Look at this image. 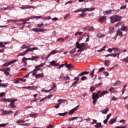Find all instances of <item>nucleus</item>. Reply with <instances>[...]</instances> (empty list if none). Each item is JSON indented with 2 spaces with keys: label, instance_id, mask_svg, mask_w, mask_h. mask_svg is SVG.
Here are the masks:
<instances>
[{
  "label": "nucleus",
  "instance_id": "nucleus-8",
  "mask_svg": "<svg viewBox=\"0 0 128 128\" xmlns=\"http://www.w3.org/2000/svg\"><path fill=\"white\" fill-rule=\"evenodd\" d=\"M50 64L53 66H60V64H58V63H56V60H52L50 62Z\"/></svg>",
  "mask_w": 128,
  "mask_h": 128
},
{
  "label": "nucleus",
  "instance_id": "nucleus-63",
  "mask_svg": "<svg viewBox=\"0 0 128 128\" xmlns=\"http://www.w3.org/2000/svg\"><path fill=\"white\" fill-rule=\"evenodd\" d=\"M18 80H18V78H16L14 80V84H18Z\"/></svg>",
  "mask_w": 128,
  "mask_h": 128
},
{
  "label": "nucleus",
  "instance_id": "nucleus-32",
  "mask_svg": "<svg viewBox=\"0 0 128 128\" xmlns=\"http://www.w3.org/2000/svg\"><path fill=\"white\" fill-rule=\"evenodd\" d=\"M66 68L70 70H72V68H74V66L72 65V64H68V65H67Z\"/></svg>",
  "mask_w": 128,
  "mask_h": 128
},
{
  "label": "nucleus",
  "instance_id": "nucleus-3",
  "mask_svg": "<svg viewBox=\"0 0 128 128\" xmlns=\"http://www.w3.org/2000/svg\"><path fill=\"white\" fill-rule=\"evenodd\" d=\"M116 34L115 36L114 37V40H116V38H118V36H121L122 37L124 36V34H122V30L120 29V30H118L116 32Z\"/></svg>",
  "mask_w": 128,
  "mask_h": 128
},
{
  "label": "nucleus",
  "instance_id": "nucleus-64",
  "mask_svg": "<svg viewBox=\"0 0 128 128\" xmlns=\"http://www.w3.org/2000/svg\"><path fill=\"white\" fill-rule=\"evenodd\" d=\"M46 128H54V126L50 124L48 126H46Z\"/></svg>",
  "mask_w": 128,
  "mask_h": 128
},
{
  "label": "nucleus",
  "instance_id": "nucleus-21",
  "mask_svg": "<svg viewBox=\"0 0 128 128\" xmlns=\"http://www.w3.org/2000/svg\"><path fill=\"white\" fill-rule=\"evenodd\" d=\"M114 32V28L111 26L109 28L108 34H112Z\"/></svg>",
  "mask_w": 128,
  "mask_h": 128
},
{
  "label": "nucleus",
  "instance_id": "nucleus-25",
  "mask_svg": "<svg viewBox=\"0 0 128 128\" xmlns=\"http://www.w3.org/2000/svg\"><path fill=\"white\" fill-rule=\"evenodd\" d=\"M44 78V74L42 73L37 74L36 78Z\"/></svg>",
  "mask_w": 128,
  "mask_h": 128
},
{
  "label": "nucleus",
  "instance_id": "nucleus-37",
  "mask_svg": "<svg viewBox=\"0 0 128 128\" xmlns=\"http://www.w3.org/2000/svg\"><path fill=\"white\" fill-rule=\"evenodd\" d=\"M40 29L38 28H34L32 29L33 32H40Z\"/></svg>",
  "mask_w": 128,
  "mask_h": 128
},
{
  "label": "nucleus",
  "instance_id": "nucleus-13",
  "mask_svg": "<svg viewBox=\"0 0 128 128\" xmlns=\"http://www.w3.org/2000/svg\"><path fill=\"white\" fill-rule=\"evenodd\" d=\"M108 90L103 91V92H101L100 93V94H99L100 98H102V97L104 96V94H108Z\"/></svg>",
  "mask_w": 128,
  "mask_h": 128
},
{
  "label": "nucleus",
  "instance_id": "nucleus-56",
  "mask_svg": "<svg viewBox=\"0 0 128 128\" xmlns=\"http://www.w3.org/2000/svg\"><path fill=\"white\" fill-rule=\"evenodd\" d=\"M88 80V78L86 76H83L81 78V80Z\"/></svg>",
  "mask_w": 128,
  "mask_h": 128
},
{
  "label": "nucleus",
  "instance_id": "nucleus-29",
  "mask_svg": "<svg viewBox=\"0 0 128 128\" xmlns=\"http://www.w3.org/2000/svg\"><path fill=\"white\" fill-rule=\"evenodd\" d=\"M96 36L98 37V38H104V34L99 33L96 34Z\"/></svg>",
  "mask_w": 128,
  "mask_h": 128
},
{
  "label": "nucleus",
  "instance_id": "nucleus-34",
  "mask_svg": "<svg viewBox=\"0 0 128 128\" xmlns=\"http://www.w3.org/2000/svg\"><path fill=\"white\" fill-rule=\"evenodd\" d=\"M7 22H18V20L10 19L7 20Z\"/></svg>",
  "mask_w": 128,
  "mask_h": 128
},
{
  "label": "nucleus",
  "instance_id": "nucleus-18",
  "mask_svg": "<svg viewBox=\"0 0 128 128\" xmlns=\"http://www.w3.org/2000/svg\"><path fill=\"white\" fill-rule=\"evenodd\" d=\"M106 20V16H103L99 18L98 22H104Z\"/></svg>",
  "mask_w": 128,
  "mask_h": 128
},
{
  "label": "nucleus",
  "instance_id": "nucleus-14",
  "mask_svg": "<svg viewBox=\"0 0 128 128\" xmlns=\"http://www.w3.org/2000/svg\"><path fill=\"white\" fill-rule=\"evenodd\" d=\"M50 90H53L54 92H56V83H53L52 87Z\"/></svg>",
  "mask_w": 128,
  "mask_h": 128
},
{
  "label": "nucleus",
  "instance_id": "nucleus-35",
  "mask_svg": "<svg viewBox=\"0 0 128 128\" xmlns=\"http://www.w3.org/2000/svg\"><path fill=\"white\" fill-rule=\"evenodd\" d=\"M60 52V51L56 50H54L50 52L51 54H58Z\"/></svg>",
  "mask_w": 128,
  "mask_h": 128
},
{
  "label": "nucleus",
  "instance_id": "nucleus-36",
  "mask_svg": "<svg viewBox=\"0 0 128 128\" xmlns=\"http://www.w3.org/2000/svg\"><path fill=\"white\" fill-rule=\"evenodd\" d=\"M63 80H70V78L68 76H63Z\"/></svg>",
  "mask_w": 128,
  "mask_h": 128
},
{
  "label": "nucleus",
  "instance_id": "nucleus-47",
  "mask_svg": "<svg viewBox=\"0 0 128 128\" xmlns=\"http://www.w3.org/2000/svg\"><path fill=\"white\" fill-rule=\"evenodd\" d=\"M80 18H86V14H84V13H82L80 14Z\"/></svg>",
  "mask_w": 128,
  "mask_h": 128
},
{
  "label": "nucleus",
  "instance_id": "nucleus-19",
  "mask_svg": "<svg viewBox=\"0 0 128 128\" xmlns=\"http://www.w3.org/2000/svg\"><path fill=\"white\" fill-rule=\"evenodd\" d=\"M86 12H90V8H81V12L83 14Z\"/></svg>",
  "mask_w": 128,
  "mask_h": 128
},
{
  "label": "nucleus",
  "instance_id": "nucleus-41",
  "mask_svg": "<svg viewBox=\"0 0 128 128\" xmlns=\"http://www.w3.org/2000/svg\"><path fill=\"white\" fill-rule=\"evenodd\" d=\"M8 84H3L2 83H0V86H2V88H6L8 87Z\"/></svg>",
  "mask_w": 128,
  "mask_h": 128
},
{
  "label": "nucleus",
  "instance_id": "nucleus-48",
  "mask_svg": "<svg viewBox=\"0 0 128 128\" xmlns=\"http://www.w3.org/2000/svg\"><path fill=\"white\" fill-rule=\"evenodd\" d=\"M78 81H75L72 84V86H71V88H72V86H76L78 84Z\"/></svg>",
  "mask_w": 128,
  "mask_h": 128
},
{
  "label": "nucleus",
  "instance_id": "nucleus-49",
  "mask_svg": "<svg viewBox=\"0 0 128 128\" xmlns=\"http://www.w3.org/2000/svg\"><path fill=\"white\" fill-rule=\"evenodd\" d=\"M9 106L12 108H16V106H14V104H10Z\"/></svg>",
  "mask_w": 128,
  "mask_h": 128
},
{
  "label": "nucleus",
  "instance_id": "nucleus-40",
  "mask_svg": "<svg viewBox=\"0 0 128 128\" xmlns=\"http://www.w3.org/2000/svg\"><path fill=\"white\" fill-rule=\"evenodd\" d=\"M76 48H74L72 49V50L70 52V54H74V52H76Z\"/></svg>",
  "mask_w": 128,
  "mask_h": 128
},
{
  "label": "nucleus",
  "instance_id": "nucleus-15",
  "mask_svg": "<svg viewBox=\"0 0 128 128\" xmlns=\"http://www.w3.org/2000/svg\"><path fill=\"white\" fill-rule=\"evenodd\" d=\"M27 60H29L28 58H23L22 62L25 64V66H26V64H28V62H26Z\"/></svg>",
  "mask_w": 128,
  "mask_h": 128
},
{
  "label": "nucleus",
  "instance_id": "nucleus-61",
  "mask_svg": "<svg viewBox=\"0 0 128 128\" xmlns=\"http://www.w3.org/2000/svg\"><path fill=\"white\" fill-rule=\"evenodd\" d=\"M113 50H114V52H118V48H112Z\"/></svg>",
  "mask_w": 128,
  "mask_h": 128
},
{
  "label": "nucleus",
  "instance_id": "nucleus-52",
  "mask_svg": "<svg viewBox=\"0 0 128 128\" xmlns=\"http://www.w3.org/2000/svg\"><path fill=\"white\" fill-rule=\"evenodd\" d=\"M120 30H122V32H124V30H126V26H122V27L121 29H120Z\"/></svg>",
  "mask_w": 128,
  "mask_h": 128
},
{
  "label": "nucleus",
  "instance_id": "nucleus-20",
  "mask_svg": "<svg viewBox=\"0 0 128 128\" xmlns=\"http://www.w3.org/2000/svg\"><path fill=\"white\" fill-rule=\"evenodd\" d=\"M87 30H90V32H94V28L92 26H87Z\"/></svg>",
  "mask_w": 128,
  "mask_h": 128
},
{
  "label": "nucleus",
  "instance_id": "nucleus-59",
  "mask_svg": "<svg viewBox=\"0 0 128 128\" xmlns=\"http://www.w3.org/2000/svg\"><path fill=\"white\" fill-rule=\"evenodd\" d=\"M36 26L38 28H42V26H44V24L42 23L41 24H38Z\"/></svg>",
  "mask_w": 128,
  "mask_h": 128
},
{
  "label": "nucleus",
  "instance_id": "nucleus-62",
  "mask_svg": "<svg viewBox=\"0 0 128 128\" xmlns=\"http://www.w3.org/2000/svg\"><path fill=\"white\" fill-rule=\"evenodd\" d=\"M115 128H126V126H116Z\"/></svg>",
  "mask_w": 128,
  "mask_h": 128
},
{
  "label": "nucleus",
  "instance_id": "nucleus-33",
  "mask_svg": "<svg viewBox=\"0 0 128 128\" xmlns=\"http://www.w3.org/2000/svg\"><path fill=\"white\" fill-rule=\"evenodd\" d=\"M120 60L121 62H125L128 63V56L126 58H124V59H120Z\"/></svg>",
  "mask_w": 128,
  "mask_h": 128
},
{
  "label": "nucleus",
  "instance_id": "nucleus-42",
  "mask_svg": "<svg viewBox=\"0 0 128 128\" xmlns=\"http://www.w3.org/2000/svg\"><path fill=\"white\" fill-rule=\"evenodd\" d=\"M76 48H81V45L80 44L78 43V42H76Z\"/></svg>",
  "mask_w": 128,
  "mask_h": 128
},
{
  "label": "nucleus",
  "instance_id": "nucleus-38",
  "mask_svg": "<svg viewBox=\"0 0 128 128\" xmlns=\"http://www.w3.org/2000/svg\"><path fill=\"white\" fill-rule=\"evenodd\" d=\"M18 100L16 99H14V98H11V102L10 104H14V102Z\"/></svg>",
  "mask_w": 128,
  "mask_h": 128
},
{
  "label": "nucleus",
  "instance_id": "nucleus-11",
  "mask_svg": "<svg viewBox=\"0 0 128 128\" xmlns=\"http://www.w3.org/2000/svg\"><path fill=\"white\" fill-rule=\"evenodd\" d=\"M79 106H80L78 105L76 108H74L73 109L70 110V112H69L68 114H74V112H76V110H78V108H79Z\"/></svg>",
  "mask_w": 128,
  "mask_h": 128
},
{
  "label": "nucleus",
  "instance_id": "nucleus-22",
  "mask_svg": "<svg viewBox=\"0 0 128 128\" xmlns=\"http://www.w3.org/2000/svg\"><path fill=\"white\" fill-rule=\"evenodd\" d=\"M94 126L96 128H102V123L100 122H97V124H96V125H94Z\"/></svg>",
  "mask_w": 128,
  "mask_h": 128
},
{
  "label": "nucleus",
  "instance_id": "nucleus-24",
  "mask_svg": "<svg viewBox=\"0 0 128 128\" xmlns=\"http://www.w3.org/2000/svg\"><path fill=\"white\" fill-rule=\"evenodd\" d=\"M115 18H116V22H120L122 20V16H118V15H115Z\"/></svg>",
  "mask_w": 128,
  "mask_h": 128
},
{
  "label": "nucleus",
  "instance_id": "nucleus-9",
  "mask_svg": "<svg viewBox=\"0 0 128 128\" xmlns=\"http://www.w3.org/2000/svg\"><path fill=\"white\" fill-rule=\"evenodd\" d=\"M21 10H28V8H34V6H25L20 7Z\"/></svg>",
  "mask_w": 128,
  "mask_h": 128
},
{
  "label": "nucleus",
  "instance_id": "nucleus-58",
  "mask_svg": "<svg viewBox=\"0 0 128 128\" xmlns=\"http://www.w3.org/2000/svg\"><path fill=\"white\" fill-rule=\"evenodd\" d=\"M64 39L62 38H59L57 40V42H64Z\"/></svg>",
  "mask_w": 128,
  "mask_h": 128
},
{
  "label": "nucleus",
  "instance_id": "nucleus-10",
  "mask_svg": "<svg viewBox=\"0 0 128 128\" xmlns=\"http://www.w3.org/2000/svg\"><path fill=\"white\" fill-rule=\"evenodd\" d=\"M12 112H14L12 110H2V114H4V116H6V114H12Z\"/></svg>",
  "mask_w": 128,
  "mask_h": 128
},
{
  "label": "nucleus",
  "instance_id": "nucleus-31",
  "mask_svg": "<svg viewBox=\"0 0 128 128\" xmlns=\"http://www.w3.org/2000/svg\"><path fill=\"white\" fill-rule=\"evenodd\" d=\"M30 46H31L30 45L24 44L22 46V48H28Z\"/></svg>",
  "mask_w": 128,
  "mask_h": 128
},
{
  "label": "nucleus",
  "instance_id": "nucleus-6",
  "mask_svg": "<svg viewBox=\"0 0 128 128\" xmlns=\"http://www.w3.org/2000/svg\"><path fill=\"white\" fill-rule=\"evenodd\" d=\"M110 23L111 24H114V22H116V18L115 15L111 16L110 17Z\"/></svg>",
  "mask_w": 128,
  "mask_h": 128
},
{
  "label": "nucleus",
  "instance_id": "nucleus-12",
  "mask_svg": "<svg viewBox=\"0 0 128 128\" xmlns=\"http://www.w3.org/2000/svg\"><path fill=\"white\" fill-rule=\"evenodd\" d=\"M90 74V72L88 71L82 72L78 74V76H82L88 75Z\"/></svg>",
  "mask_w": 128,
  "mask_h": 128
},
{
  "label": "nucleus",
  "instance_id": "nucleus-5",
  "mask_svg": "<svg viewBox=\"0 0 128 128\" xmlns=\"http://www.w3.org/2000/svg\"><path fill=\"white\" fill-rule=\"evenodd\" d=\"M16 62V60H14L13 61L7 62L4 64L2 65V66H10V64H14V62Z\"/></svg>",
  "mask_w": 128,
  "mask_h": 128
},
{
  "label": "nucleus",
  "instance_id": "nucleus-44",
  "mask_svg": "<svg viewBox=\"0 0 128 128\" xmlns=\"http://www.w3.org/2000/svg\"><path fill=\"white\" fill-rule=\"evenodd\" d=\"M20 114V112L18 110H16V112H15L14 116H18Z\"/></svg>",
  "mask_w": 128,
  "mask_h": 128
},
{
  "label": "nucleus",
  "instance_id": "nucleus-60",
  "mask_svg": "<svg viewBox=\"0 0 128 128\" xmlns=\"http://www.w3.org/2000/svg\"><path fill=\"white\" fill-rule=\"evenodd\" d=\"M102 70H104V67L100 68L98 70V72H102Z\"/></svg>",
  "mask_w": 128,
  "mask_h": 128
},
{
  "label": "nucleus",
  "instance_id": "nucleus-23",
  "mask_svg": "<svg viewBox=\"0 0 128 128\" xmlns=\"http://www.w3.org/2000/svg\"><path fill=\"white\" fill-rule=\"evenodd\" d=\"M38 56H32L31 58H28V60H36L38 58Z\"/></svg>",
  "mask_w": 128,
  "mask_h": 128
},
{
  "label": "nucleus",
  "instance_id": "nucleus-4",
  "mask_svg": "<svg viewBox=\"0 0 128 128\" xmlns=\"http://www.w3.org/2000/svg\"><path fill=\"white\" fill-rule=\"evenodd\" d=\"M34 18H42V16H31L29 18H26L24 19L25 22H28L30 20H34Z\"/></svg>",
  "mask_w": 128,
  "mask_h": 128
},
{
  "label": "nucleus",
  "instance_id": "nucleus-51",
  "mask_svg": "<svg viewBox=\"0 0 128 128\" xmlns=\"http://www.w3.org/2000/svg\"><path fill=\"white\" fill-rule=\"evenodd\" d=\"M80 46H81V48H83V50H84V48H86V47H84V46H86V44L82 43L80 44Z\"/></svg>",
  "mask_w": 128,
  "mask_h": 128
},
{
  "label": "nucleus",
  "instance_id": "nucleus-1",
  "mask_svg": "<svg viewBox=\"0 0 128 128\" xmlns=\"http://www.w3.org/2000/svg\"><path fill=\"white\" fill-rule=\"evenodd\" d=\"M102 92V90H98L96 94L93 93L92 94V102L93 104H96V101L98 100V98H100V93Z\"/></svg>",
  "mask_w": 128,
  "mask_h": 128
},
{
  "label": "nucleus",
  "instance_id": "nucleus-43",
  "mask_svg": "<svg viewBox=\"0 0 128 128\" xmlns=\"http://www.w3.org/2000/svg\"><path fill=\"white\" fill-rule=\"evenodd\" d=\"M94 68L92 70V71L90 72V76H92V78H94Z\"/></svg>",
  "mask_w": 128,
  "mask_h": 128
},
{
  "label": "nucleus",
  "instance_id": "nucleus-26",
  "mask_svg": "<svg viewBox=\"0 0 128 128\" xmlns=\"http://www.w3.org/2000/svg\"><path fill=\"white\" fill-rule=\"evenodd\" d=\"M68 112H66L64 113H58V116H64L68 114Z\"/></svg>",
  "mask_w": 128,
  "mask_h": 128
},
{
  "label": "nucleus",
  "instance_id": "nucleus-39",
  "mask_svg": "<svg viewBox=\"0 0 128 128\" xmlns=\"http://www.w3.org/2000/svg\"><path fill=\"white\" fill-rule=\"evenodd\" d=\"M38 116V114H30V118H36Z\"/></svg>",
  "mask_w": 128,
  "mask_h": 128
},
{
  "label": "nucleus",
  "instance_id": "nucleus-55",
  "mask_svg": "<svg viewBox=\"0 0 128 128\" xmlns=\"http://www.w3.org/2000/svg\"><path fill=\"white\" fill-rule=\"evenodd\" d=\"M78 117H73L68 119L69 122H72V120H76Z\"/></svg>",
  "mask_w": 128,
  "mask_h": 128
},
{
  "label": "nucleus",
  "instance_id": "nucleus-27",
  "mask_svg": "<svg viewBox=\"0 0 128 128\" xmlns=\"http://www.w3.org/2000/svg\"><path fill=\"white\" fill-rule=\"evenodd\" d=\"M108 110H110L107 108L104 110H100V112H102V114H106L108 112Z\"/></svg>",
  "mask_w": 128,
  "mask_h": 128
},
{
  "label": "nucleus",
  "instance_id": "nucleus-2",
  "mask_svg": "<svg viewBox=\"0 0 128 128\" xmlns=\"http://www.w3.org/2000/svg\"><path fill=\"white\" fill-rule=\"evenodd\" d=\"M44 64H46V63H42L40 65L35 66V68L32 71V72H38V70H41L40 68H42V66H44Z\"/></svg>",
  "mask_w": 128,
  "mask_h": 128
},
{
  "label": "nucleus",
  "instance_id": "nucleus-16",
  "mask_svg": "<svg viewBox=\"0 0 128 128\" xmlns=\"http://www.w3.org/2000/svg\"><path fill=\"white\" fill-rule=\"evenodd\" d=\"M116 117H115L114 118H112L110 120L109 122V124H114V122H116Z\"/></svg>",
  "mask_w": 128,
  "mask_h": 128
},
{
  "label": "nucleus",
  "instance_id": "nucleus-7",
  "mask_svg": "<svg viewBox=\"0 0 128 128\" xmlns=\"http://www.w3.org/2000/svg\"><path fill=\"white\" fill-rule=\"evenodd\" d=\"M112 12V10H107L104 11L103 14L104 16H108L109 14H110Z\"/></svg>",
  "mask_w": 128,
  "mask_h": 128
},
{
  "label": "nucleus",
  "instance_id": "nucleus-53",
  "mask_svg": "<svg viewBox=\"0 0 128 128\" xmlns=\"http://www.w3.org/2000/svg\"><path fill=\"white\" fill-rule=\"evenodd\" d=\"M70 16V14L68 13L67 14H66L65 16L64 17V20H68V16Z\"/></svg>",
  "mask_w": 128,
  "mask_h": 128
},
{
  "label": "nucleus",
  "instance_id": "nucleus-57",
  "mask_svg": "<svg viewBox=\"0 0 128 128\" xmlns=\"http://www.w3.org/2000/svg\"><path fill=\"white\" fill-rule=\"evenodd\" d=\"M116 65H114L112 68H108V70L109 72H110V70H114V68H116Z\"/></svg>",
  "mask_w": 128,
  "mask_h": 128
},
{
  "label": "nucleus",
  "instance_id": "nucleus-17",
  "mask_svg": "<svg viewBox=\"0 0 128 128\" xmlns=\"http://www.w3.org/2000/svg\"><path fill=\"white\" fill-rule=\"evenodd\" d=\"M38 50V48L36 47L30 48L27 49V51L34 52V50Z\"/></svg>",
  "mask_w": 128,
  "mask_h": 128
},
{
  "label": "nucleus",
  "instance_id": "nucleus-30",
  "mask_svg": "<svg viewBox=\"0 0 128 128\" xmlns=\"http://www.w3.org/2000/svg\"><path fill=\"white\" fill-rule=\"evenodd\" d=\"M114 90H116V88L111 87L110 88L108 89L109 92H111V94L114 93Z\"/></svg>",
  "mask_w": 128,
  "mask_h": 128
},
{
  "label": "nucleus",
  "instance_id": "nucleus-28",
  "mask_svg": "<svg viewBox=\"0 0 128 128\" xmlns=\"http://www.w3.org/2000/svg\"><path fill=\"white\" fill-rule=\"evenodd\" d=\"M110 60H105L104 61V66H110Z\"/></svg>",
  "mask_w": 128,
  "mask_h": 128
},
{
  "label": "nucleus",
  "instance_id": "nucleus-50",
  "mask_svg": "<svg viewBox=\"0 0 128 128\" xmlns=\"http://www.w3.org/2000/svg\"><path fill=\"white\" fill-rule=\"evenodd\" d=\"M38 88V87L36 86H31L30 90H36Z\"/></svg>",
  "mask_w": 128,
  "mask_h": 128
},
{
  "label": "nucleus",
  "instance_id": "nucleus-45",
  "mask_svg": "<svg viewBox=\"0 0 128 128\" xmlns=\"http://www.w3.org/2000/svg\"><path fill=\"white\" fill-rule=\"evenodd\" d=\"M48 32V30L46 28H40V32Z\"/></svg>",
  "mask_w": 128,
  "mask_h": 128
},
{
  "label": "nucleus",
  "instance_id": "nucleus-54",
  "mask_svg": "<svg viewBox=\"0 0 128 128\" xmlns=\"http://www.w3.org/2000/svg\"><path fill=\"white\" fill-rule=\"evenodd\" d=\"M95 90H96V88L94 87V86H92L90 88V92H91L94 91Z\"/></svg>",
  "mask_w": 128,
  "mask_h": 128
},
{
  "label": "nucleus",
  "instance_id": "nucleus-46",
  "mask_svg": "<svg viewBox=\"0 0 128 128\" xmlns=\"http://www.w3.org/2000/svg\"><path fill=\"white\" fill-rule=\"evenodd\" d=\"M8 10H14V6L11 5L10 6H8Z\"/></svg>",
  "mask_w": 128,
  "mask_h": 128
}]
</instances>
